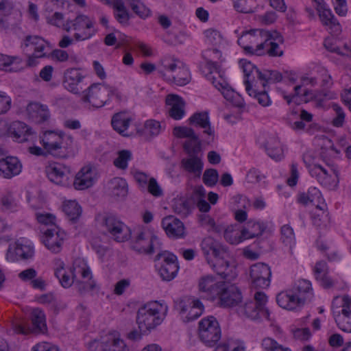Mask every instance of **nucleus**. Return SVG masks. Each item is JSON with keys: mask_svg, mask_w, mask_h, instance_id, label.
<instances>
[{"mask_svg": "<svg viewBox=\"0 0 351 351\" xmlns=\"http://www.w3.org/2000/svg\"><path fill=\"white\" fill-rule=\"evenodd\" d=\"M313 298V292L311 282L301 279L294 284L291 289L278 293L276 302L285 309L293 310L311 301Z\"/></svg>", "mask_w": 351, "mask_h": 351, "instance_id": "f257e3e1", "label": "nucleus"}, {"mask_svg": "<svg viewBox=\"0 0 351 351\" xmlns=\"http://www.w3.org/2000/svg\"><path fill=\"white\" fill-rule=\"evenodd\" d=\"M41 143L45 152L54 157L66 158L73 154V138L62 131H45Z\"/></svg>", "mask_w": 351, "mask_h": 351, "instance_id": "f03ea898", "label": "nucleus"}, {"mask_svg": "<svg viewBox=\"0 0 351 351\" xmlns=\"http://www.w3.org/2000/svg\"><path fill=\"white\" fill-rule=\"evenodd\" d=\"M162 306L157 302H149L141 306L137 311L136 323L143 333H149L162 322L160 315Z\"/></svg>", "mask_w": 351, "mask_h": 351, "instance_id": "7ed1b4c3", "label": "nucleus"}, {"mask_svg": "<svg viewBox=\"0 0 351 351\" xmlns=\"http://www.w3.org/2000/svg\"><path fill=\"white\" fill-rule=\"evenodd\" d=\"M269 37V32L264 29H251L243 32L238 38L237 43L245 53L250 55H264V45L266 38Z\"/></svg>", "mask_w": 351, "mask_h": 351, "instance_id": "20e7f679", "label": "nucleus"}, {"mask_svg": "<svg viewBox=\"0 0 351 351\" xmlns=\"http://www.w3.org/2000/svg\"><path fill=\"white\" fill-rule=\"evenodd\" d=\"M244 75L246 91L251 90V82H254L256 79L262 82L263 88L267 83H276L282 80V75L276 70L260 71L254 64L250 62H245L242 65Z\"/></svg>", "mask_w": 351, "mask_h": 351, "instance_id": "39448f33", "label": "nucleus"}, {"mask_svg": "<svg viewBox=\"0 0 351 351\" xmlns=\"http://www.w3.org/2000/svg\"><path fill=\"white\" fill-rule=\"evenodd\" d=\"M199 340L208 347H214L221 337V330L217 319L214 316L202 319L198 324Z\"/></svg>", "mask_w": 351, "mask_h": 351, "instance_id": "423d86ee", "label": "nucleus"}, {"mask_svg": "<svg viewBox=\"0 0 351 351\" xmlns=\"http://www.w3.org/2000/svg\"><path fill=\"white\" fill-rule=\"evenodd\" d=\"M97 219L101 225L118 242H123L130 238V229L122 221L111 214L99 215Z\"/></svg>", "mask_w": 351, "mask_h": 351, "instance_id": "0eeeda50", "label": "nucleus"}, {"mask_svg": "<svg viewBox=\"0 0 351 351\" xmlns=\"http://www.w3.org/2000/svg\"><path fill=\"white\" fill-rule=\"evenodd\" d=\"M31 322H27L15 325V331L19 334L35 335L45 334L47 331L46 317L40 308H34L30 314Z\"/></svg>", "mask_w": 351, "mask_h": 351, "instance_id": "6e6552de", "label": "nucleus"}, {"mask_svg": "<svg viewBox=\"0 0 351 351\" xmlns=\"http://www.w3.org/2000/svg\"><path fill=\"white\" fill-rule=\"evenodd\" d=\"M94 23L87 16L78 15L73 21H67L64 25V29L69 32L71 29L81 32L74 34L77 40L89 39L95 34L96 30L93 29Z\"/></svg>", "mask_w": 351, "mask_h": 351, "instance_id": "1a4fd4ad", "label": "nucleus"}, {"mask_svg": "<svg viewBox=\"0 0 351 351\" xmlns=\"http://www.w3.org/2000/svg\"><path fill=\"white\" fill-rule=\"evenodd\" d=\"M111 86L102 84H93L83 92L82 101L90 104L93 107L100 108L109 100Z\"/></svg>", "mask_w": 351, "mask_h": 351, "instance_id": "9d476101", "label": "nucleus"}, {"mask_svg": "<svg viewBox=\"0 0 351 351\" xmlns=\"http://www.w3.org/2000/svg\"><path fill=\"white\" fill-rule=\"evenodd\" d=\"M225 282V281H218L210 275L202 277L198 283L200 297L207 300L216 302Z\"/></svg>", "mask_w": 351, "mask_h": 351, "instance_id": "9b49d317", "label": "nucleus"}, {"mask_svg": "<svg viewBox=\"0 0 351 351\" xmlns=\"http://www.w3.org/2000/svg\"><path fill=\"white\" fill-rule=\"evenodd\" d=\"M181 315L184 322L193 321L199 317L203 313L204 305L199 300L190 301L189 299L178 300L174 306Z\"/></svg>", "mask_w": 351, "mask_h": 351, "instance_id": "f8f14e48", "label": "nucleus"}, {"mask_svg": "<svg viewBox=\"0 0 351 351\" xmlns=\"http://www.w3.org/2000/svg\"><path fill=\"white\" fill-rule=\"evenodd\" d=\"M162 258L163 260L158 268L159 275L163 280L170 281L176 276L179 269L177 257L171 253L165 252L158 253L154 261H159Z\"/></svg>", "mask_w": 351, "mask_h": 351, "instance_id": "ddd939ff", "label": "nucleus"}, {"mask_svg": "<svg viewBox=\"0 0 351 351\" xmlns=\"http://www.w3.org/2000/svg\"><path fill=\"white\" fill-rule=\"evenodd\" d=\"M242 299L241 292L238 287L226 282L216 303L220 306L230 308L238 306Z\"/></svg>", "mask_w": 351, "mask_h": 351, "instance_id": "4468645a", "label": "nucleus"}, {"mask_svg": "<svg viewBox=\"0 0 351 351\" xmlns=\"http://www.w3.org/2000/svg\"><path fill=\"white\" fill-rule=\"evenodd\" d=\"M156 245H160L157 236L141 231L132 241L131 247L139 254H150L154 252Z\"/></svg>", "mask_w": 351, "mask_h": 351, "instance_id": "2eb2a0df", "label": "nucleus"}, {"mask_svg": "<svg viewBox=\"0 0 351 351\" xmlns=\"http://www.w3.org/2000/svg\"><path fill=\"white\" fill-rule=\"evenodd\" d=\"M252 286L256 289H265L270 284L271 272L270 267L263 263L253 265L250 268Z\"/></svg>", "mask_w": 351, "mask_h": 351, "instance_id": "dca6fc26", "label": "nucleus"}, {"mask_svg": "<svg viewBox=\"0 0 351 351\" xmlns=\"http://www.w3.org/2000/svg\"><path fill=\"white\" fill-rule=\"evenodd\" d=\"M66 234L57 226L43 230L42 241L51 252L57 254L62 250Z\"/></svg>", "mask_w": 351, "mask_h": 351, "instance_id": "f3484780", "label": "nucleus"}, {"mask_svg": "<svg viewBox=\"0 0 351 351\" xmlns=\"http://www.w3.org/2000/svg\"><path fill=\"white\" fill-rule=\"evenodd\" d=\"M309 173L322 185L327 188L337 186L338 180L337 171L332 169L327 170L319 165H313L309 168Z\"/></svg>", "mask_w": 351, "mask_h": 351, "instance_id": "a211bd4d", "label": "nucleus"}, {"mask_svg": "<svg viewBox=\"0 0 351 351\" xmlns=\"http://www.w3.org/2000/svg\"><path fill=\"white\" fill-rule=\"evenodd\" d=\"M341 307L337 314L334 312L335 322L342 331L351 332V299L348 296L343 297Z\"/></svg>", "mask_w": 351, "mask_h": 351, "instance_id": "6ab92c4d", "label": "nucleus"}, {"mask_svg": "<svg viewBox=\"0 0 351 351\" xmlns=\"http://www.w3.org/2000/svg\"><path fill=\"white\" fill-rule=\"evenodd\" d=\"M48 45V43L43 38L38 36H27L24 40L21 47L25 49L29 46H32L34 48V53L32 56H28L27 64L29 66H33L34 59L43 58L45 56L44 52L46 47Z\"/></svg>", "mask_w": 351, "mask_h": 351, "instance_id": "aec40b11", "label": "nucleus"}, {"mask_svg": "<svg viewBox=\"0 0 351 351\" xmlns=\"http://www.w3.org/2000/svg\"><path fill=\"white\" fill-rule=\"evenodd\" d=\"M45 172L50 181L56 184H65L71 174V169L61 163L52 162L45 167Z\"/></svg>", "mask_w": 351, "mask_h": 351, "instance_id": "412c9836", "label": "nucleus"}, {"mask_svg": "<svg viewBox=\"0 0 351 351\" xmlns=\"http://www.w3.org/2000/svg\"><path fill=\"white\" fill-rule=\"evenodd\" d=\"M165 69L172 73V75L168 76L167 80H172L176 85L184 86L191 81L188 68L181 62H179V64L176 62L166 64Z\"/></svg>", "mask_w": 351, "mask_h": 351, "instance_id": "4be33fe9", "label": "nucleus"}, {"mask_svg": "<svg viewBox=\"0 0 351 351\" xmlns=\"http://www.w3.org/2000/svg\"><path fill=\"white\" fill-rule=\"evenodd\" d=\"M26 112L28 119L37 124L47 121L50 118L48 106L37 101L29 102L26 107Z\"/></svg>", "mask_w": 351, "mask_h": 351, "instance_id": "5701e85b", "label": "nucleus"}, {"mask_svg": "<svg viewBox=\"0 0 351 351\" xmlns=\"http://www.w3.org/2000/svg\"><path fill=\"white\" fill-rule=\"evenodd\" d=\"M162 227L170 238L182 239L186 236L184 223L172 215L167 216L162 219Z\"/></svg>", "mask_w": 351, "mask_h": 351, "instance_id": "b1692460", "label": "nucleus"}, {"mask_svg": "<svg viewBox=\"0 0 351 351\" xmlns=\"http://www.w3.org/2000/svg\"><path fill=\"white\" fill-rule=\"evenodd\" d=\"M22 170V164L18 158L7 156L0 159V176L10 179L19 175Z\"/></svg>", "mask_w": 351, "mask_h": 351, "instance_id": "393cba45", "label": "nucleus"}, {"mask_svg": "<svg viewBox=\"0 0 351 351\" xmlns=\"http://www.w3.org/2000/svg\"><path fill=\"white\" fill-rule=\"evenodd\" d=\"M284 39L282 35L276 31L269 32V37L266 38L264 45V55L270 57H280L283 55V49L279 46V43H283Z\"/></svg>", "mask_w": 351, "mask_h": 351, "instance_id": "a878e982", "label": "nucleus"}, {"mask_svg": "<svg viewBox=\"0 0 351 351\" xmlns=\"http://www.w3.org/2000/svg\"><path fill=\"white\" fill-rule=\"evenodd\" d=\"M201 249L208 264H210L211 257L216 258L225 254L223 248L212 237L204 238L201 243Z\"/></svg>", "mask_w": 351, "mask_h": 351, "instance_id": "bb28decb", "label": "nucleus"}, {"mask_svg": "<svg viewBox=\"0 0 351 351\" xmlns=\"http://www.w3.org/2000/svg\"><path fill=\"white\" fill-rule=\"evenodd\" d=\"M166 104L171 106L169 109V115L175 120L181 119L185 114V102L183 99L177 95H168Z\"/></svg>", "mask_w": 351, "mask_h": 351, "instance_id": "cd10ccee", "label": "nucleus"}, {"mask_svg": "<svg viewBox=\"0 0 351 351\" xmlns=\"http://www.w3.org/2000/svg\"><path fill=\"white\" fill-rule=\"evenodd\" d=\"M84 76L77 69H67L64 74L63 86L69 91L74 93H80L78 84L83 80Z\"/></svg>", "mask_w": 351, "mask_h": 351, "instance_id": "c85d7f7f", "label": "nucleus"}, {"mask_svg": "<svg viewBox=\"0 0 351 351\" xmlns=\"http://www.w3.org/2000/svg\"><path fill=\"white\" fill-rule=\"evenodd\" d=\"M316 10L323 25L328 27L331 34H338L341 32L340 24L335 18L331 11L325 8V4L322 5L321 8H317Z\"/></svg>", "mask_w": 351, "mask_h": 351, "instance_id": "c756f323", "label": "nucleus"}, {"mask_svg": "<svg viewBox=\"0 0 351 351\" xmlns=\"http://www.w3.org/2000/svg\"><path fill=\"white\" fill-rule=\"evenodd\" d=\"M34 253V249L31 246L17 243L13 250L10 247L8 248L6 253V259L12 262L19 259L26 260L31 258Z\"/></svg>", "mask_w": 351, "mask_h": 351, "instance_id": "7c9ffc66", "label": "nucleus"}, {"mask_svg": "<svg viewBox=\"0 0 351 351\" xmlns=\"http://www.w3.org/2000/svg\"><path fill=\"white\" fill-rule=\"evenodd\" d=\"M8 133L19 143L27 141V136L32 134V129L25 123L16 121L8 128Z\"/></svg>", "mask_w": 351, "mask_h": 351, "instance_id": "2f4dec72", "label": "nucleus"}, {"mask_svg": "<svg viewBox=\"0 0 351 351\" xmlns=\"http://www.w3.org/2000/svg\"><path fill=\"white\" fill-rule=\"evenodd\" d=\"M93 172L90 167H83L75 176L73 186L77 190H83L94 184Z\"/></svg>", "mask_w": 351, "mask_h": 351, "instance_id": "473e14b6", "label": "nucleus"}, {"mask_svg": "<svg viewBox=\"0 0 351 351\" xmlns=\"http://www.w3.org/2000/svg\"><path fill=\"white\" fill-rule=\"evenodd\" d=\"M239 313L252 319H258L265 318L269 319V311L261 310L253 301L246 302L244 306H240Z\"/></svg>", "mask_w": 351, "mask_h": 351, "instance_id": "72a5a7b5", "label": "nucleus"}, {"mask_svg": "<svg viewBox=\"0 0 351 351\" xmlns=\"http://www.w3.org/2000/svg\"><path fill=\"white\" fill-rule=\"evenodd\" d=\"M189 124L203 128L204 133L209 136L214 135L211 129L208 114L206 112H195L189 119Z\"/></svg>", "mask_w": 351, "mask_h": 351, "instance_id": "f704fd0d", "label": "nucleus"}, {"mask_svg": "<svg viewBox=\"0 0 351 351\" xmlns=\"http://www.w3.org/2000/svg\"><path fill=\"white\" fill-rule=\"evenodd\" d=\"M189 156V158H183L181 160V166L186 171L199 178L203 169L202 160L197 154Z\"/></svg>", "mask_w": 351, "mask_h": 351, "instance_id": "c9c22d12", "label": "nucleus"}, {"mask_svg": "<svg viewBox=\"0 0 351 351\" xmlns=\"http://www.w3.org/2000/svg\"><path fill=\"white\" fill-rule=\"evenodd\" d=\"M104 343H106L107 351H129L124 341L116 332H108L104 337Z\"/></svg>", "mask_w": 351, "mask_h": 351, "instance_id": "e433bc0d", "label": "nucleus"}, {"mask_svg": "<svg viewBox=\"0 0 351 351\" xmlns=\"http://www.w3.org/2000/svg\"><path fill=\"white\" fill-rule=\"evenodd\" d=\"M265 229V226L263 223L254 222L249 221L247 226L239 230V237L241 242L245 239L254 238L261 235Z\"/></svg>", "mask_w": 351, "mask_h": 351, "instance_id": "4c0bfd02", "label": "nucleus"}, {"mask_svg": "<svg viewBox=\"0 0 351 351\" xmlns=\"http://www.w3.org/2000/svg\"><path fill=\"white\" fill-rule=\"evenodd\" d=\"M130 122L131 118L127 117L123 112H119L112 117L111 124L113 129L123 136H130L131 134L126 132V130Z\"/></svg>", "mask_w": 351, "mask_h": 351, "instance_id": "58836bf2", "label": "nucleus"}, {"mask_svg": "<svg viewBox=\"0 0 351 351\" xmlns=\"http://www.w3.org/2000/svg\"><path fill=\"white\" fill-rule=\"evenodd\" d=\"M265 150L268 156L276 160H280L283 157V149L277 137L269 138L265 143Z\"/></svg>", "mask_w": 351, "mask_h": 351, "instance_id": "ea45409f", "label": "nucleus"}, {"mask_svg": "<svg viewBox=\"0 0 351 351\" xmlns=\"http://www.w3.org/2000/svg\"><path fill=\"white\" fill-rule=\"evenodd\" d=\"M202 57L206 62V66L210 70V74H213L214 71L218 73L219 64L217 60L221 58V51L217 49H208L203 52Z\"/></svg>", "mask_w": 351, "mask_h": 351, "instance_id": "a19ab883", "label": "nucleus"}, {"mask_svg": "<svg viewBox=\"0 0 351 351\" xmlns=\"http://www.w3.org/2000/svg\"><path fill=\"white\" fill-rule=\"evenodd\" d=\"M109 190L112 196L124 197L128 194V184L121 178H114L109 183Z\"/></svg>", "mask_w": 351, "mask_h": 351, "instance_id": "79ce46f5", "label": "nucleus"}, {"mask_svg": "<svg viewBox=\"0 0 351 351\" xmlns=\"http://www.w3.org/2000/svg\"><path fill=\"white\" fill-rule=\"evenodd\" d=\"M215 262L211 260L210 265L217 274L222 278L228 280L230 275L231 269L230 267L229 262L224 260L223 255L215 258Z\"/></svg>", "mask_w": 351, "mask_h": 351, "instance_id": "37998d69", "label": "nucleus"}, {"mask_svg": "<svg viewBox=\"0 0 351 351\" xmlns=\"http://www.w3.org/2000/svg\"><path fill=\"white\" fill-rule=\"evenodd\" d=\"M74 269L70 268L69 271H66L64 263H61L59 267L55 270V276L59 280L61 285L64 288L70 287L73 282V274Z\"/></svg>", "mask_w": 351, "mask_h": 351, "instance_id": "c03bdc74", "label": "nucleus"}, {"mask_svg": "<svg viewBox=\"0 0 351 351\" xmlns=\"http://www.w3.org/2000/svg\"><path fill=\"white\" fill-rule=\"evenodd\" d=\"M280 241L286 246L289 247L291 254H293V247L295 244L293 229L289 225H284L280 229Z\"/></svg>", "mask_w": 351, "mask_h": 351, "instance_id": "a18cd8bd", "label": "nucleus"}, {"mask_svg": "<svg viewBox=\"0 0 351 351\" xmlns=\"http://www.w3.org/2000/svg\"><path fill=\"white\" fill-rule=\"evenodd\" d=\"M63 211L70 221L75 222L82 214L81 206L75 201H68L63 204Z\"/></svg>", "mask_w": 351, "mask_h": 351, "instance_id": "49530a36", "label": "nucleus"}, {"mask_svg": "<svg viewBox=\"0 0 351 351\" xmlns=\"http://www.w3.org/2000/svg\"><path fill=\"white\" fill-rule=\"evenodd\" d=\"M160 130V123L157 121L150 119L145 121L143 133H141V135L152 138L158 135Z\"/></svg>", "mask_w": 351, "mask_h": 351, "instance_id": "de8ad7c7", "label": "nucleus"}, {"mask_svg": "<svg viewBox=\"0 0 351 351\" xmlns=\"http://www.w3.org/2000/svg\"><path fill=\"white\" fill-rule=\"evenodd\" d=\"M0 204L1 210L3 211L13 212L18 208L17 202L10 192H8L1 197Z\"/></svg>", "mask_w": 351, "mask_h": 351, "instance_id": "09e8293b", "label": "nucleus"}, {"mask_svg": "<svg viewBox=\"0 0 351 351\" xmlns=\"http://www.w3.org/2000/svg\"><path fill=\"white\" fill-rule=\"evenodd\" d=\"M132 159V153L127 149L119 151L117 158L114 159V165L120 169H126L128 168V162Z\"/></svg>", "mask_w": 351, "mask_h": 351, "instance_id": "8fccbe9b", "label": "nucleus"}, {"mask_svg": "<svg viewBox=\"0 0 351 351\" xmlns=\"http://www.w3.org/2000/svg\"><path fill=\"white\" fill-rule=\"evenodd\" d=\"M253 83L251 82V90L247 91L249 95L254 97L261 106L264 107L269 106L271 101L267 92L265 89L258 91L256 88H253Z\"/></svg>", "mask_w": 351, "mask_h": 351, "instance_id": "3c124183", "label": "nucleus"}, {"mask_svg": "<svg viewBox=\"0 0 351 351\" xmlns=\"http://www.w3.org/2000/svg\"><path fill=\"white\" fill-rule=\"evenodd\" d=\"M173 135L179 138H193L197 140V135L195 133L193 129L186 126H176L173 130Z\"/></svg>", "mask_w": 351, "mask_h": 351, "instance_id": "603ef678", "label": "nucleus"}, {"mask_svg": "<svg viewBox=\"0 0 351 351\" xmlns=\"http://www.w3.org/2000/svg\"><path fill=\"white\" fill-rule=\"evenodd\" d=\"M201 145V141L197 136V140L189 138L183 144V149L189 156L196 155L200 152Z\"/></svg>", "mask_w": 351, "mask_h": 351, "instance_id": "864d4df0", "label": "nucleus"}, {"mask_svg": "<svg viewBox=\"0 0 351 351\" xmlns=\"http://www.w3.org/2000/svg\"><path fill=\"white\" fill-rule=\"evenodd\" d=\"M261 345L265 351H291L289 348L282 346L269 337L263 339Z\"/></svg>", "mask_w": 351, "mask_h": 351, "instance_id": "5fc2aeb1", "label": "nucleus"}, {"mask_svg": "<svg viewBox=\"0 0 351 351\" xmlns=\"http://www.w3.org/2000/svg\"><path fill=\"white\" fill-rule=\"evenodd\" d=\"M130 1L131 9L140 18L145 19L149 15L150 10L143 3L136 0Z\"/></svg>", "mask_w": 351, "mask_h": 351, "instance_id": "6e6d98bb", "label": "nucleus"}, {"mask_svg": "<svg viewBox=\"0 0 351 351\" xmlns=\"http://www.w3.org/2000/svg\"><path fill=\"white\" fill-rule=\"evenodd\" d=\"M218 179V171L215 169L212 168L206 169L202 177L203 182L208 186H215Z\"/></svg>", "mask_w": 351, "mask_h": 351, "instance_id": "4d7b16f0", "label": "nucleus"}, {"mask_svg": "<svg viewBox=\"0 0 351 351\" xmlns=\"http://www.w3.org/2000/svg\"><path fill=\"white\" fill-rule=\"evenodd\" d=\"M237 226H230L227 227L224 230V237L227 241L231 244H238L241 243V239L239 237V230L235 229Z\"/></svg>", "mask_w": 351, "mask_h": 351, "instance_id": "13d9d810", "label": "nucleus"}, {"mask_svg": "<svg viewBox=\"0 0 351 351\" xmlns=\"http://www.w3.org/2000/svg\"><path fill=\"white\" fill-rule=\"evenodd\" d=\"M206 41L209 45L217 46L221 42L222 37L219 32L213 29H208L204 32Z\"/></svg>", "mask_w": 351, "mask_h": 351, "instance_id": "bf43d9fd", "label": "nucleus"}, {"mask_svg": "<svg viewBox=\"0 0 351 351\" xmlns=\"http://www.w3.org/2000/svg\"><path fill=\"white\" fill-rule=\"evenodd\" d=\"M332 108L336 113L335 117L332 121V125L337 128L342 127L345 121V113L343 109L336 104H332Z\"/></svg>", "mask_w": 351, "mask_h": 351, "instance_id": "052dcab7", "label": "nucleus"}, {"mask_svg": "<svg viewBox=\"0 0 351 351\" xmlns=\"http://www.w3.org/2000/svg\"><path fill=\"white\" fill-rule=\"evenodd\" d=\"M174 212L183 217H186L191 211L189 203L186 200L180 199L173 206Z\"/></svg>", "mask_w": 351, "mask_h": 351, "instance_id": "680f3d73", "label": "nucleus"}, {"mask_svg": "<svg viewBox=\"0 0 351 351\" xmlns=\"http://www.w3.org/2000/svg\"><path fill=\"white\" fill-rule=\"evenodd\" d=\"M37 221L43 225L51 226V228L56 226L55 223L56 217L54 215L50 213H36V214Z\"/></svg>", "mask_w": 351, "mask_h": 351, "instance_id": "e2e57ef3", "label": "nucleus"}, {"mask_svg": "<svg viewBox=\"0 0 351 351\" xmlns=\"http://www.w3.org/2000/svg\"><path fill=\"white\" fill-rule=\"evenodd\" d=\"M147 184L148 192L153 196L160 197L162 195V190L154 178H151Z\"/></svg>", "mask_w": 351, "mask_h": 351, "instance_id": "0e129e2a", "label": "nucleus"}, {"mask_svg": "<svg viewBox=\"0 0 351 351\" xmlns=\"http://www.w3.org/2000/svg\"><path fill=\"white\" fill-rule=\"evenodd\" d=\"M11 98L5 93L0 90V114L6 113L11 108Z\"/></svg>", "mask_w": 351, "mask_h": 351, "instance_id": "69168bd1", "label": "nucleus"}, {"mask_svg": "<svg viewBox=\"0 0 351 351\" xmlns=\"http://www.w3.org/2000/svg\"><path fill=\"white\" fill-rule=\"evenodd\" d=\"M314 273L316 279L324 276L328 274V265L324 261H318L314 267Z\"/></svg>", "mask_w": 351, "mask_h": 351, "instance_id": "338daca9", "label": "nucleus"}, {"mask_svg": "<svg viewBox=\"0 0 351 351\" xmlns=\"http://www.w3.org/2000/svg\"><path fill=\"white\" fill-rule=\"evenodd\" d=\"M88 351H107L106 343H104V337L101 341L94 339L90 341L87 346Z\"/></svg>", "mask_w": 351, "mask_h": 351, "instance_id": "774afa93", "label": "nucleus"}]
</instances>
